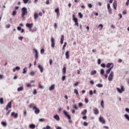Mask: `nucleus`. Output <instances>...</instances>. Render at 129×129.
<instances>
[{
  "mask_svg": "<svg viewBox=\"0 0 129 129\" xmlns=\"http://www.w3.org/2000/svg\"><path fill=\"white\" fill-rule=\"evenodd\" d=\"M88 7L91 9V8H92V5H91V4H89Z\"/></svg>",
  "mask_w": 129,
  "mask_h": 129,
  "instance_id": "60",
  "label": "nucleus"
},
{
  "mask_svg": "<svg viewBox=\"0 0 129 129\" xmlns=\"http://www.w3.org/2000/svg\"><path fill=\"white\" fill-rule=\"evenodd\" d=\"M98 27H99V28H100V30H102V29L103 28V25H102V24H100V25L98 26Z\"/></svg>",
  "mask_w": 129,
  "mask_h": 129,
  "instance_id": "38",
  "label": "nucleus"
},
{
  "mask_svg": "<svg viewBox=\"0 0 129 129\" xmlns=\"http://www.w3.org/2000/svg\"><path fill=\"white\" fill-rule=\"evenodd\" d=\"M50 42L52 48H54L55 47V39H54V37H51Z\"/></svg>",
  "mask_w": 129,
  "mask_h": 129,
  "instance_id": "5",
  "label": "nucleus"
},
{
  "mask_svg": "<svg viewBox=\"0 0 129 129\" xmlns=\"http://www.w3.org/2000/svg\"><path fill=\"white\" fill-rule=\"evenodd\" d=\"M11 116H14L15 118H18V113H15V112H13L11 113Z\"/></svg>",
  "mask_w": 129,
  "mask_h": 129,
  "instance_id": "12",
  "label": "nucleus"
},
{
  "mask_svg": "<svg viewBox=\"0 0 129 129\" xmlns=\"http://www.w3.org/2000/svg\"><path fill=\"white\" fill-rule=\"evenodd\" d=\"M49 90L51 91V90H54L55 89V85H52L49 88Z\"/></svg>",
  "mask_w": 129,
  "mask_h": 129,
  "instance_id": "19",
  "label": "nucleus"
},
{
  "mask_svg": "<svg viewBox=\"0 0 129 129\" xmlns=\"http://www.w3.org/2000/svg\"><path fill=\"white\" fill-rule=\"evenodd\" d=\"M84 125H85L86 126L88 125V123L87 122L84 121L83 123Z\"/></svg>",
  "mask_w": 129,
  "mask_h": 129,
  "instance_id": "50",
  "label": "nucleus"
},
{
  "mask_svg": "<svg viewBox=\"0 0 129 129\" xmlns=\"http://www.w3.org/2000/svg\"><path fill=\"white\" fill-rule=\"evenodd\" d=\"M63 114H64V115L67 116L68 119H69V120L71 119V116H70V115L68 114V112H67V111H66V110H63Z\"/></svg>",
  "mask_w": 129,
  "mask_h": 129,
  "instance_id": "4",
  "label": "nucleus"
},
{
  "mask_svg": "<svg viewBox=\"0 0 129 129\" xmlns=\"http://www.w3.org/2000/svg\"><path fill=\"white\" fill-rule=\"evenodd\" d=\"M39 88H40V89H43L44 88V87L41 85V83H39Z\"/></svg>",
  "mask_w": 129,
  "mask_h": 129,
  "instance_id": "35",
  "label": "nucleus"
},
{
  "mask_svg": "<svg viewBox=\"0 0 129 129\" xmlns=\"http://www.w3.org/2000/svg\"><path fill=\"white\" fill-rule=\"evenodd\" d=\"M113 65V63H108L106 66V67H107V68H109V67H110V66H112Z\"/></svg>",
  "mask_w": 129,
  "mask_h": 129,
  "instance_id": "21",
  "label": "nucleus"
},
{
  "mask_svg": "<svg viewBox=\"0 0 129 129\" xmlns=\"http://www.w3.org/2000/svg\"><path fill=\"white\" fill-rule=\"evenodd\" d=\"M99 121L101 122L102 123H105V120L102 117H100L99 118Z\"/></svg>",
  "mask_w": 129,
  "mask_h": 129,
  "instance_id": "13",
  "label": "nucleus"
},
{
  "mask_svg": "<svg viewBox=\"0 0 129 129\" xmlns=\"http://www.w3.org/2000/svg\"><path fill=\"white\" fill-rule=\"evenodd\" d=\"M43 129H51V127L49 125H47L46 127H43Z\"/></svg>",
  "mask_w": 129,
  "mask_h": 129,
  "instance_id": "44",
  "label": "nucleus"
},
{
  "mask_svg": "<svg viewBox=\"0 0 129 129\" xmlns=\"http://www.w3.org/2000/svg\"><path fill=\"white\" fill-rule=\"evenodd\" d=\"M97 63H98V64L99 65L100 64H101V59H98V61H97Z\"/></svg>",
  "mask_w": 129,
  "mask_h": 129,
  "instance_id": "42",
  "label": "nucleus"
},
{
  "mask_svg": "<svg viewBox=\"0 0 129 129\" xmlns=\"http://www.w3.org/2000/svg\"><path fill=\"white\" fill-rule=\"evenodd\" d=\"M2 124L4 126H7V123H6V122L2 121Z\"/></svg>",
  "mask_w": 129,
  "mask_h": 129,
  "instance_id": "39",
  "label": "nucleus"
},
{
  "mask_svg": "<svg viewBox=\"0 0 129 129\" xmlns=\"http://www.w3.org/2000/svg\"><path fill=\"white\" fill-rule=\"evenodd\" d=\"M18 91H23L24 90V88L23 87H20L18 88Z\"/></svg>",
  "mask_w": 129,
  "mask_h": 129,
  "instance_id": "26",
  "label": "nucleus"
},
{
  "mask_svg": "<svg viewBox=\"0 0 129 129\" xmlns=\"http://www.w3.org/2000/svg\"><path fill=\"white\" fill-rule=\"evenodd\" d=\"M20 69H21V68H20V67H16L15 68V69H14L13 70V72H16V70H19Z\"/></svg>",
  "mask_w": 129,
  "mask_h": 129,
  "instance_id": "29",
  "label": "nucleus"
},
{
  "mask_svg": "<svg viewBox=\"0 0 129 129\" xmlns=\"http://www.w3.org/2000/svg\"><path fill=\"white\" fill-rule=\"evenodd\" d=\"M36 75V74L34 72H31L30 73V75H31V76H34Z\"/></svg>",
  "mask_w": 129,
  "mask_h": 129,
  "instance_id": "40",
  "label": "nucleus"
},
{
  "mask_svg": "<svg viewBox=\"0 0 129 129\" xmlns=\"http://www.w3.org/2000/svg\"><path fill=\"white\" fill-rule=\"evenodd\" d=\"M33 110H34L35 113H36V114H38V113H40V109L37 108L36 106L33 107Z\"/></svg>",
  "mask_w": 129,
  "mask_h": 129,
  "instance_id": "8",
  "label": "nucleus"
},
{
  "mask_svg": "<svg viewBox=\"0 0 129 129\" xmlns=\"http://www.w3.org/2000/svg\"><path fill=\"white\" fill-rule=\"evenodd\" d=\"M27 87H31V86H32V85H31V84H27L26 85Z\"/></svg>",
  "mask_w": 129,
  "mask_h": 129,
  "instance_id": "55",
  "label": "nucleus"
},
{
  "mask_svg": "<svg viewBox=\"0 0 129 129\" xmlns=\"http://www.w3.org/2000/svg\"><path fill=\"white\" fill-rule=\"evenodd\" d=\"M33 25H34L33 23H27L26 26L27 28H29L30 29H31V28L33 27Z\"/></svg>",
  "mask_w": 129,
  "mask_h": 129,
  "instance_id": "16",
  "label": "nucleus"
},
{
  "mask_svg": "<svg viewBox=\"0 0 129 129\" xmlns=\"http://www.w3.org/2000/svg\"><path fill=\"white\" fill-rule=\"evenodd\" d=\"M39 121H41V122H43V121H44V119H43V118H40V119H39Z\"/></svg>",
  "mask_w": 129,
  "mask_h": 129,
  "instance_id": "64",
  "label": "nucleus"
},
{
  "mask_svg": "<svg viewBox=\"0 0 129 129\" xmlns=\"http://www.w3.org/2000/svg\"><path fill=\"white\" fill-rule=\"evenodd\" d=\"M112 68H113V65H112V66H111L109 69L107 70V71H106V74H109Z\"/></svg>",
  "mask_w": 129,
  "mask_h": 129,
  "instance_id": "15",
  "label": "nucleus"
},
{
  "mask_svg": "<svg viewBox=\"0 0 129 129\" xmlns=\"http://www.w3.org/2000/svg\"><path fill=\"white\" fill-rule=\"evenodd\" d=\"M101 67H102L103 68H105V67H106V66L105 64V63H102L101 64Z\"/></svg>",
  "mask_w": 129,
  "mask_h": 129,
  "instance_id": "45",
  "label": "nucleus"
},
{
  "mask_svg": "<svg viewBox=\"0 0 129 129\" xmlns=\"http://www.w3.org/2000/svg\"><path fill=\"white\" fill-rule=\"evenodd\" d=\"M11 110H10L8 111V112L6 113V115H9L10 114V112H11Z\"/></svg>",
  "mask_w": 129,
  "mask_h": 129,
  "instance_id": "61",
  "label": "nucleus"
},
{
  "mask_svg": "<svg viewBox=\"0 0 129 129\" xmlns=\"http://www.w3.org/2000/svg\"><path fill=\"white\" fill-rule=\"evenodd\" d=\"M62 73L63 75L66 74V67H63L62 69Z\"/></svg>",
  "mask_w": 129,
  "mask_h": 129,
  "instance_id": "25",
  "label": "nucleus"
},
{
  "mask_svg": "<svg viewBox=\"0 0 129 129\" xmlns=\"http://www.w3.org/2000/svg\"><path fill=\"white\" fill-rule=\"evenodd\" d=\"M26 68L23 69V74H26L27 73V70H26Z\"/></svg>",
  "mask_w": 129,
  "mask_h": 129,
  "instance_id": "43",
  "label": "nucleus"
},
{
  "mask_svg": "<svg viewBox=\"0 0 129 129\" xmlns=\"http://www.w3.org/2000/svg\"><path fill=\"white\" fill-rule=\"evenodd\" d=\"M39 18V15L37 13H35L34 14V20H37Z\"/></svg>",
  "mask_w": 129,
  "mask_h": 129,
  "instance_id": "17",
  "label": "nucleus"
},
{
  "mask_svg": "<svg viewBox=\"0 0 129 129\" xmlns=\"http://www.w3.org/2000/svg\"><path fill=\"white\" fill-rule=\"evenodd\" d=\"M124 116H125V118H126V119H127L128 121H129V116H128V115H127V114H125L124 115Z\"/></svg>",
  "mask_w": 129,
  "mask_h": 129,
  "instance_id": "41",
  "label": "nucleus"
},
{
  "mask_svg": "<svg viewBox=\"0 0 129 129\" xmlns=\"http://www.w3.org/2000/svg\"><path fill=\"white\" fill-rule=\"evenodd\" d=\"M116 90L119 93H122V92L124 91V88L123 87V86H121V89H119V88H117Z\"/></svg>",
  "mask_w": 129,
  "mask_h": 129,
  "instance_id": "3",
  "label": "nucleus"
},
{
  "mask_svg": "<svg viewBox=\"0 0 129 129\" xmlns=\"http://www.w3.org/2000/svg\"><path fill=\"white\" fill-rule=\"evenodd\" d=\"M91 75H94V74H96V71L94 70V71H92L91 73H90Z\"/></svg>",
  "mask_w": 129,
  "mask_h": 129,
  "instance_id": "28",
  "label": "nucleus"
},
{
  "mask_svg": "<svg viewBox=\"0 0 129 129\" xmlns=\"http://www.w3.org/2000/svg\"><path fill=\"white\" fill-rule=\"evenodd\" d=\"M11 27V24H7L6 25V28H9Z\"/></svg>",
  "mask_w": 129,
  "mask_h": 129,
  "instance_id": "63",
  "label": "nucleus"
},
{
  "mask_svg": "<svg viewBox=\"0 0 129 129\" xmlns=\"http://www.w3.org/2000/svg\"><path fill=\"white\" fill-rule=\"evenodd\" d=\"M108 12L110 15H111V14H112V10H111V8L108 9Z\"/></svg>",
  "mask_w": 129,
  "mask_h": 129,
  "instance_id": "34",
  "label": "nucleus"
},
{
  "mask_svg": "<svg viewBox=\"0 0 129 129\" xmlns=\"http://www.w3.org/2000/svg\"><path fill=\"white\" fill-rule=\"evenodd\" d=\"M24 4H28L29 0H23Z\"/></svg>",
  "mask_w": 129,
  "mask_h": 129,
  "instance_id": "48",
  "label": "nucleus"
},
{
  "mask_svg": "<svg viewBox=\"0 0 129 129\" xmlns=\"http://www.w3.org/2000/svg\"><path fill=\"white\" fill-rule=\"evenodd\" d=\"M52 63H53V60H52V59H50L49 60V64H50V65H52Z\"/></svg>",
  "mask_w": 129,
  "mask_h": 129,
  "instance_id": "58",
  "label": "nucleus"
},
{
  "mask_svg": "<svg viewBox=\"0 0 129 129\" xmlns=\"http://www.w3.org/2000/svg\"><path fill=\"white\" fill-rule=\"evenodd\" d=\"M45 52V50L44 49H42L41 50L40 53L41 54H43V53Z\"/></svg>",
  "mask_w": 129,
  "mask_h": 129,
  "instance_id": "53",
  "label": "nucleus"
},
{
  "mask_svg": "<svg viewBox=\"0 0 129 129\" xmlns=\"http://www.w3.org/2000/svg\"><path fill=\"white\" fill-rule=\"evenodd\" d=\"M1 104H4V99L3 98H0Z\"/></svg>",
  "mask_w": 129,
  "mask_h": 129,
  "instance_id": "32",
  "label": "nucleus"
},
{
  "mask_svg": "<svg viewBox=\"0 0 129 129\" xmlns=\"http://www.w3.org/2000/svg\"><path fill=\"white\" fill-rule=\"evenodd\" d=\"M107 9H108V10L111 9V8H110V4H107Z\"/></svg>",
  "mask_w": 129,
  "mask_h": 129,
  "instance_id": "54",
  "label": "nucleus"
},
{
  "mask_svg": "<svg viewBox=\"0 0 129 129\" xmlns=\"http://www.w3.org/2000/svg\"><path fill=\"white\" fill-rule=\"evenodd\" d=\"M113 78V72L111 71L108 77L109 81H112V78Z\"/></svg>",
  "mask_w": 129,
  "mask_h": 129,
  "instance_id": "6",
  "label": "nucleus"
},
{
  "mask_svg": "<svg viewBox=\"0 0 129 129\" xmlns=\"http://www.w3.org/2000/svg\"><path fill=\"white\" fill-rule=\"evenodd\" d=\"M9 108H12V102H9L8 104L5 108L6 110H9Z\"/></svg>",
  "mask_w": 129,
  "mask_h": 129,
  "instance_id": "7",
  "label": "nucleus"
},
{
  "mask_svg": "<svg viewBox=\"0 0 129 129\" xmlns=\"http://www.w3.org/2000/svg\"><path fill=\"white\" fill-rule=\"evenodd\" d=\"M74 92L77 95H78V94H79V93H78V90L76 89H74Z\"/></svg>",
  "mask_w": 129,
  "mask_h": 129,
  "instance_id": "31",
  "label": "nucleus"
},
{
  "mask_svg": "<svg viewBox=\"0 0 129 129\" xmlns=\"http://www.w3.org/2000/svg\"><path fill=\"white\" fill-rule=\"evenodd\" d=\"M78 15L79 16L80 18H81V19H82L83 18V15H82V14H81V13H79Z\"/></svg>",
  "mask_w": 129,
  "mask_h": 129,
  "instance_id": "36",
  "label": "nucleus"
},
{
  "mask_svg": "<svg viewBox=\"0 0 129 129\" xmlns=\"http://www.w3.org/2000/svg\"><path fill=\"white\" fill-rule=\"evenodd\" d=\"M29 127H30V128L34 129L36 127V125H35V124H31L29 125Z\"/></svg>",
  "mask_w": 129,
  "mask_h": 129,
  "instance_id": "24",
  "label": "nucleus"
},
{
  "mask_svg": "<svg viewBox=\"0 0 129 129\" xmlns=\"http://www.w3.org/2000/svg\"><path fill=\"white\" fill-rule=\"evenodd\" d=\"M74 108H75V109H78V107H77V105H76V104L74 105Z\"/></svg>",
  "mask_w": 129,
  "mask_h": 129,
  "instance_id": "51",
  "label": "nucleus"
},
{
  "mask_svg": "<svg viewBox=\"0 0 129 129\" xmlns=\"http://www.w3.org/2000/svg\"><path fill=\"white\" fill-rule=\"evenodd\" d=\"M93 111L95 114H98V113H99V111H98V109H97V108H94Z\"/></svg>",
  "mask_w": 129,
  "mask_h": 129,
  "instance_id": "14",
  "label": "nucleus"
},
{
  "mask_svg": "<svg viewBox=\"0 0 129 129\" xmlns=\"http://www.w3.org/2000/svg\"><path fill=\"white\" fill-rule=\"evenodd\" d=\"M113 7L114 10H116V8H117V2H116V1H114L113 3Z\"/></svg>",
  "mask_w": 129,
  "mask_h": 129,
  "instance_id": "11",
  "label": "nucleus"
},
{
  "mask_svg": "<svg viewBox=\"0 0 129 129\" xmlns=\"http://www.w3.org/2000/svg\"><path fill=\"white\" fill-rule=\"evenodd\" d=\"M66 59H69V58H70V55H69V51H66Z\"/></svg>",
  "mask_w": 129,
  "mask_h": 129,
  "instance_id": "18",
  "label": "nucleus"
},
{
  "mask_svg": "<svg viewBox=\"0 0 129 129\" xmlns=\"http://www.w3.org/2000/svg\"><path fill=\"white\" fill-rule=\"evenodd\" d=\"M65 79H66V76H63L62 77V81H64L65 80Z\"/></svg>",
  "mask_w": 129,
  "mask_h": 129,
  "instance_id": "49",
  "label": "nucleus"
},
{
  "mask_svg": "<svg viewBox=\"0 0 129 129\" xmlns=\"http://www.w3.org/2000/svg\"><path fill=\"white\" fill-rule=\"evenodd\" d=\"M24 115L26 116L27 115V111L26 110H24Z\"/></svg>",
  "mask_w": 129,
  "mask_h": 129,
  "instance_id": "52",
  "label": "nucleus"
},
{
  "mask_svg": "<svg viewBox=\"0 0 129 129\" xmlns=\"http://www.w3.org/2000/svg\"><path fill=\"white\" fill-rule=\"evenodd\" d=\"M82 105H83V104H82V103L80 102V103H79V106L80 107H81V106H82Z\"/></svg>",
  "mask_w": 129,
  "mask_h": 129,
  "instance_id": "59",
  "label": "nucleus"
},
{
  "mask_svg": "<svg viewBox=\"0 0 129 129\" xmlns=\"http://www.w3.org/2000/svg\"><path fill=\"white\" fill-rule=\"evenodd\" d=\"M63 41H64V35H61L60 44H63Z\"/></svg>",
  "mask_w": 129,
  "mask_h": 129,
  "instance_id": "22",
  "label": "nucleus"
},
{
  "mask_svg": "<svg viewBox=\"0 0 129 129\" xmlns=\"http://www.w3.org/2000/svg\"><path fill=\"white\" fill-rule=\"evenodd\" d=\"M33 94H34V95L37 94V90H34L33 92Z\"/></svg>",
  "mask_w": 129,
  "mask_h": 129,
  "instance_id": "57",
  "label": "nucleus"
},
{
  "mask_svg": "<svg viewBox=\"0 0 129 129\" xmlns=\"http://www.w3.org/2000/svg\"><path fill=\"white\" fill-rule=\"evenodd\" d=\"M54 118H55V119L56 120H60V117H59V115H55L54 116Z\"/></svg>",
  "mask_w": 129,
  "mask_h": 129,
  "instance_id": "23",
  "label": "nucleus"
},
{
  "mask_svg": "<svg viewBox=\"0 0 129 129\" xmlns=\"http://www.w3.org/2000/svg\"><path fill=\"white\" fill-rule=\"evenodd\" d=\"M101 106H102V108H104V102L103 100H102L101 102Z\"/></svg>",
  "mask_w": 129,
  "mask_h": 129,
  "instance_id": "27",
  "label": "nucleus"
},
{
  "mask_svg": "<svg viewBox=\"0 0 129 129\" xmlns=\"http://www.w3.org/2000/svg\"><path fill=\"white\" fill-rule=\"evenodd\" d=\"M96 86L97 87H102L103 86V85L101 84H98L96 85Z\"/></svg>",
  "mask_w": 129,
  "mask_h": 129,
  "instance_id": "33",
  "label": "nucleus"
},
{
  "mask_svg": "<svg viewBox=\"0 0 129 129\" xmlns=\"http://www.w3.org/2000/svg\"><path fill=\"white\" fill-rule=\"evenodd\" d=\"M87 110L85 109L82 112L81 114H83V115H85V114L87 113Z\"/></svg>",
  "mask_w": 129,
  "mask_h": 129,
  "instance_id": "30",
  "label": "nucleus"
},
{
  "mask_svg": "<svg viewBox=\"0 0 129 129\" xmlns=\"http://www.w3.org/2000/svg\"><path fill=\"white\" fill-rule=\"evenodd\" d=\"M55 13H56L57 18H59V16H60V11L59 8H56L54 10Z\"/></svg>",
  "mask_w": 129,
  "mask_h": 129,
  "instance_id": "10",
  "label": "nucleus"
},
{
  "mask_svg": "<svg viewBox=\"0 0 129 129\" xmlns=\"http://www.w3.org/2000/svg\"><path fill=\"white\" fill-rule=\"evenodd\" d=\"M89 94H90V95H92V94H93V92L92 91V90H90L89 91Z\"/></svg>",
  "mask_w": 129,
  "mask_h": 129,
  "instance_id": "56",
  "label": "nucleus"
},
{
  "mask_svg": "<svg viewBox=\"0 0 129 129\" xmlns=\"http://www.w3.org/2000/svg\"><path fill=\"white\" fill-rule=\"evenodd\" d=\"M46 5H49L50 3L49 2V0H46L45 2Z\"/></svg>",
  "mask_w": 129,
  "mask_h": 129,
  "instance_id": "62",
  "label": "nucleus"
},
{
  "mask_svg": "<svg viewBox=\"0 0 129 129\" xmlns=\"http://www.w3.org/2000/svg\"><path fill=\"white\" fill-rule=\"evenodd\" d=\"M22 11V14L21 16L22 18H24L26 16V15L28 14V11L27 10V9L26 7H23L21 9Z\"/></svg>",
  "mask_w": 129,
  "mask_h": 129,
  "instance_id": "1",
  "label": "nucleus"
},
{
  "mask_svg": "<svg viewBox=\"0 0 129 129\" xmlns=\"http://www.w3.org/2000/svg\"><path fill=\"white\" fill-rule=\"evenodd\" d=\"M33 51L34 53H35V58L36 59H38L39 57V53L38 52V50L36 49H33Z\"/></svg>",
  "mask_w": 129,
  "mask_h": 129,
  "instance_id": "9",
  "label": "nucleus"
},
{
  "mask_svg": "<svg viewBox=\"0 0 129 129\" xmlns=\"http://www.w3.org/2000/svg\"><path fill=\"white\" fill-rule=\"evenodd\" d=\"M100 74L102 75L103 74H104V70L101 69L100 71Z\"/></svg>",
  "mask_w": 129,
  "mask_h": 129,
  "instance_id": "37",
  "label": "nucleus"
},
{
  "mask_svg": "<svg viewBox=\"0 0 129 129\" xmlns=\"http://www.w3.org/2000/svg\"><path fill=\"white\" fill-rule=\"evenodd\" d=\"M38 68H39V69H40V72L41 73H42L43 71H44V70L43 69V67H42V66L39 64V65H38Z\"/></svg>",
  "mask_w": 129,
  "mask_h": 129,
  "instance_id": "20",
  "label": "nucleus"
},
{
  "mask_svg": "<svg viewBox=\"0 0 129 129\" xmlns=\"http://www.w3.org/2000/svg\"><path fill=\"white\" fill-rule=\"evenodd\" d=\"M29 107H30V108H33L34 107V104H33V103L30 104L29 105Z\"/></svg>",
  "mask_w": 129,
  "mask_h": 129,
  "instance_id": "46",
  "label": "nucleus"
},
{
  "mask_svg": "<svg viewBox=\"0 0 129 129\" xmlns=\"http://www.w3.org/2000/svg\"><path fill=\"white\" fill-rule=\"evenodd\" d=\"M17 15V12L16 11H13L12 16H16Z\"/></svg>",
  "mask_w": 129,
  "mask_h": 129,
  "instance_id": "47",
  "label": "nucleus"
},
{
  "mask_svg": "<svg viewBox=\"0 0 129 129\" xmlns=\"http://www.w3.org/2000/svg\"><path fill=\"white\" fill-rule=\"evenodd\" d=\"M72 17L73 20L75 23V26H77V27H79V24L78 23V19H77V18H75V15H73Z\"/></svg>",
  "mask_w": 129,
  "mask_h": 129,
  "instance_id": "2",
  "label": "nucleus"
}]
</instances>
